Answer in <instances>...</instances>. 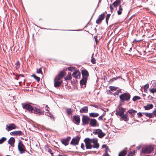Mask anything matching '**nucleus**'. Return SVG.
<instances>
[{
  "instance_id": "obj_57",
  "label": "nucleus",
  "mask_w": 156,
  "mask_h": 156,
  "mask_svg": "<svg viewBox=\"0 0 156 156\" xmlns=\"http://www.w3.org/2000/svg\"><path fill=\"white\" fill-rule=\"evenodd\" d=\"M103 156H110L107 153H106Z\"/></svg>"
},
{
  "instance_id": "obj_25",
  "label": "nucleus",
  "mask_w": 156,
  "mask_h": 156,
  "mask_svg": "<svg viewBox=\"0 0 156 156\" xmlns=\"http://www.w3.org/2000/svg\"><path fill=\"white\" fill-rule=\"evenodd\" d=\"M153 107L152 104H148L146 106H144V108L146 110H148L152 108Z\"/></svg>"
},
{
  "instance_id": "obj_33",
  "label": "nucleus",
  "mask_w": 156,
  "mask_h": 156,
  "mask_svg": "<svg viewBox=\"0 0 156 156\" xmlns=\"http://www.w3.org/2000/svg\"><path fill=\"white\" fill-rule=\"evenodd\" d=\"M90 115L92 117H95L98 116V113H90Z\"/></svg>"
},
{
  "instance_id": "obj_53",
  "label": "nucleus",
  "mask_w": 156,
  "mask_h": 156,
  "mask_svg": "<svg viewBox=\"0 0 156 156\" xmlns=\"http://www.w3.org/2000/svg\"><path fill=\"white\" fill-rule=\"evenodd\" d=\"M117 13L119 15L121 14L122 13L121 11H120V10H118L117 11Z\"/></svg>"
},
{
  "instance_id": "obj_54",
  "label": "nucleus",
  "mask_w": 156,
  "mask_h": 156,
  "mask_svg": "<svg viewBox=\"0 0 156 156\" xmlns=\"http://www.w3.org/2000/svg\"><path fill=\"white\" fill-rule=\"evenodd\" d=\"M129 154L131 155L132 156H133L134 154V152H131L129 153Z\"/></svg>"
},
{
  "instance_id": "obj_8",
  "label": "nucleus",
  "mask_w": 156,
  "mask_h": 156,
  "mask_svg": "<svg viewBox=\"0 0 156 156\" xmlns=\"http://www.w3.org/2000/svg\"><path fill=\"white\" fill-rule=\"evenodd\" d=\"M125 111V108L120 107L119 108L118 110L117 111L115 114L117 116H121L122 115L124 114Z\"/></svg>"
},
{
  "instance_id": "obj_40",
  "label": "nucleus",
  "mask_w": 156,
  "mask_h": 156,
  "mask_svg": "<svg viewBox=\"0 0 156 156\" xmlns=\"http://www.w3.org/2000/svg\"><path fill=\"white\" fill-rule=\"evenodd\" d=\"M102 148H105V149L106 150V152H107L108 151V147L106 145H103L102 146Z\"/></svg>"
},
{
  "instance_id": "obj_39",
  "label": "nucleus",
  "mask_w": 156,
  "mask_h": 156,
  "mask_svg": "<svg viewBox=\"0 0 156 156\" xmlns=\"http://www.w3.org/2000/svg\"><path fill=\"white\" fill-rule=\"evenodd\" d=\"M149 87V84H147L146 85H145L144 87V90L145 91H147V89H148V88Z\"/></svg>"
},
{
  "instance_id": "obj_46",
  "label": "nucleus",
  "mask_w": 156,
  "mask_h": 156,
  "mask_svg": "<svg viewBox=\"0 0 156 156\" xmlns=\"http://www.w3.org/2000/svg\"><path fill=\"white\" fill-rule=\"evenodd\" d=\"M105 114V113L104 112L103 114H102L101 116H99V118H98V120H100L102 119V117L103 116H104Z\"/></svg>"
},
{
  "instance_id": "obj_14",
  "label": "nucleus",
  "mask_w": 156,
  "mask_h": 156,
  "mask_svg": "<svg viewBox=\"0 0 156 156\" xmlns=\"http://www.w3.org/2000/svg\"><path fill=\"white\" fill-rule=\"evenodd\" d=\"M89 121V118L86 116H83L82 118V121L83 124H87Z\"/></svg>"
},
{
  "instance_id": "obj_36",
  "label": "nucleus",
  "mask_w": 156,
  "mask_h": 156,
  "mask_svg": "<svg viewBox=\"0 0 156 156\" xmlns=\"http://www.w3.org/2000/svg\"><path fill=\"white\" fill-rule=\"evenodd\" d=\"M16 68V69H18L20 68V62L19 61H17L15 63Z\"/></svg>"
},
{
  "instance_id": "obj_18",
  "label": "nucleus",
  "mask_w": 156,
  "mask_h": 156,
  "mask_svg": "<svg viewBox=\"0 0 156 156\" xmlns=\"http://www.w3.org/2000/svg\"><path fill=\"white\" fill-rule=\"evenodd\" d=\"M34 113L35 114H38L39 115H43L44 114V111H41L40 109L35 108L33 111Z\"/></svg>"
},
{
  "instance_id": "obj_2",
  "label": "nucleus",
  "mask_w": 156,
  "mask_h": 156,
  "mask_svg": "<svg viewBox=\"0 0 156 156\" xmlns=\"http://www.w3.org/2000/svg\"><path fill=\"white\" fill-rule=\"evenodd\" d=\"M65 74L64 72L62 71L56 76L54 80V86L55 87H57L61 85L62 82V79L63 77Z\"/></svg>"
},
{
  "instance_id": "obj_19",
  "label": "nucleus",
  "mask_w": 156,
  "mask_h": 156,
  "mask_svg": "<svg viewBox=\"0 0 156 156\" xmlns=\"http://www.w3.org/2000/svg\"><path fill=\"white\" fill-rule=\"evenodd\" d=\"M105 135V134L103 133L101 130L98 129V137L100 138H102Z\"/></svg>"
},
{
  "instance_id": "obj_37",
  "label": "nucleus",
  "mask_w": 156,
  "mask_h": 156,
  "mask_svg": "<svg viewBox=\"0 0 156 156\" xmlns=\"http://www.w3.org/2000/svg\"><path fill=\"white\" fill-rule=\"evenodd\" d=\"M149 91L151 92V93H152L154 94V93H156V88H152L149 89Z\"/></svg>"
},
{
  "instance_id": "obj_43",
  "label": "nucleus",
  "mask_w": 156,
  "mask_h": 156,
  "mask_svg": "<svg viewBox=\"0 0 156 156\" xmlns=\"http://www.w3.org/2000/svg\"><path fill=\"white\" fill-rule=\"evenodd\" d=\"M75 67H70L68 68V69L69 71H72L74 69Z\"/></svg>"
},
{
  "instance_id": "obj_31",
  "label": "nucleus",
  "mask_w": 156,
  "mask_h": 156,
  "mask_svg": "<svg viewBox=\"0 0 156 156\" xmlns=\"http://www.w3.org/2000/svg\"><path fill=\"white\" fill-rule=\"evenodd\" d=\"M66 112L68 115L71 114L73 112V111L71 108H66Z\"/></svg>"
},
{
  "instance_id": "obj_24",
  "label": "nucleus",
  "mask_w": 156,
  "mask_h": 156,
  "mask_svg": "<svg viewBox=\"0 0 156 156\" xmlns=\"http://www.w3.org/2000/svg\"><path fill=\"white\" fill-rule=\"evenodd\" d=\"M97 121L94 119H91L90 120V124L91 126H94L96 124Z\"/></svg>"
},
{
  "instance_id": "obj_5",
  "label": "nucleus",
  "mask_w": 156,
  "mask_h": 156,
  "mask_svg": "<svg viewBox=\"0 0 156 156\" xmlns=\"http://www.w3.org/2000/svg\"><path fill=\"white\" fill-rule=\"evenodd\" d=\"M153 150V147L150 145L144 147L142 149V152L144 153L149 154Z\"/></svg>"
},
{
  "instance_id": "obj_49",
  "label": "nucleus",
  "mask_w": 156,
  "mask_h": 156,
  "mask_svg": "<svg viewBox=\"0 0 156 156\" xmlns=\"http://www.w3.org/2000/svg\"><path fill=\"white\" fill-rule=\"evenodd\" d=\"M138 116V117H140L142 116V113L141 112H139L137 113Z\"/></svg>"
},
{
  "instance_id": "obj_28",
  "label": "nucleus",
  "mask_w": 156,
  "mask_h": 156,
  "mask_svg": "<svg viewBox=\"0 0 156 156\" xmlns=\"http://www.w3.org/2000/svg\"><path fill=\"white\" fill-rule=\"evenodd\" d=\"M119 2L120 1L119 0H116L113 3L112 5H113L114 7H116L119 5Z\"/></svg>"
},
{
  "instance_id": "obj_38",
  "label": "nucleus",
  "mask_w": 156,
  "mask_h": 156,
  "mask_svg": "<svg viewBox=\"0 0 156 156\" xmlns=\"http://www.w3.org/2000/svg\"><path fill=\"white\" fill-rule=\"evenodd\" d=\"M32 76L37 80V81L38 82H39L40 80V78L39 77L34 75H33Z\"/></svg>"
},
{
  "instance_id": "obj_9",
  "label": "nucleus",
  "mask_w": 156,
  "mask_h": 156,
  "mask_svg": "<svg viewBox=\"0 0 156 156\" xmlns=\"http://www.w3.org/2000/svg\"><path fill=\"white\" fill-rule=\"evenodd\" d=\"M73 118L74 123L76 125H79L80 121V116L78 115H75L73 116Z\"/></svg>"
},
{
  "instance_id": "obj_59",
  "label": "nucleus",
  "mask_w": 156,
  "mask_h": 156,
  "mask_svg": "<svg viewBox=\"0 0 156 156\" xmlns=\"http://www.w3.org/2000/svg\"><path fill=\"white\" fill-rule=\"evenodd\" d=\"M140 147H137L136 148V149L137 150H139L140 149Z\"/></svg>"
},
{
  "instance_id": "obj_4",
  "label": "nucleus",
  "mask_w": 156,
  "mask_h": 156,
  "mask_svg": "<svg viewBox=\"0 0 156 156\" xmlns=\"http://www.w3.org/2000/svg\"><path fill=\"white\" fill-rule=\"evenodd\" d=\"M18 147V150L21 154L24 153L26 151L25 147L20 140H19Z\"/></svg>"
},
{
  "instance_id": "obj_64",
  "label": "nucleus",
  "mask_w": 156,
  "mask_h": 156,
  "mask_svg": "<svg viewBox=\"0 0 156 156\" xmlns=\"http://www.w3.org/2000/svg\"><path fill=\"white\" fill-rule=\"evenodd\" d=\"M131 50H132V48H131L130 49L129 51H131Z\"/></svg>"
},
{
  "instance_id": "obj_35",
  "label": "nucleus",
  "mask_w": 156,
  "mask_h": 156,
  "mask_svg": "<svg viewBox=\"0 0 156 156\" xmlns=\"http://www.w3.org/2000/svg\"><path fill=\"white\" fill-rule=\"evenodd\" d=\"M6 140V138L5 137H2V139H0V144H2Z\"/></svg>"
},
{
  "instance_id": "obj_30",
  "label": "nucleus",
  "mask_w": 156,
  "mask_h": 156,
  "mask_svg": "<svg viewBox=\"0 0 156 156\" xmlns=\"http://www.w3.org/2000/svg\"><path fill=\"white\" fill-rule=\"evenodd\" d=\"M143 113L144 114H145L147 117H149L150 118H152L153 117V113Z\"/></svg>"
},
{
  "instance_id": "obj_51",
  "label": "nucleus",
  "mask_w": 156,
  "mask_h": 156,
  "mask_svg": "<svg viewBox=\"0 0 156 156\" xmlns=\"http://www.w3.org/2000/svg\"><path fill=\"white\" fill-rule=\"evenodd\" d=\"M94 38L95 39V42H96V44L98 43V39H97V36H95L94 37Z\"/></svg>"
},
{
  "instance_id": "obj_56",
  "label": "nucleus",
  "mask_w": 156,
  "mask_h": 156,
  "mask_svg": "<svg viewBox=\"0 0 156 156\" xmlns=\"http://www.w3.org/2000/svg\"><path fill=\"white\" fill-rule=\"evenodd\" d=\"M122 10V8H121V5H120L119 6V10L121 11Z\"/></svg>"
},
{
  "instance_id": "obj_21",
  "label": "nucleus",
  "mask_w": 156,
  "mask_h": 156,
  "mask_svg": "<svg viewBox=\"0 0 156 156\" xmlns=\"http://www.w3.org/2000/svg\"><path fill=\"white\" fill-rule=\"evenodd\" d=\"M88 111V107L87 106H84L80 110V113H87Z\"/></svg>"
},
{
  "instance_id": "obj_11",
  "label": "nucleus",
  "mask_w": 156,
  "mask_h": 156,
  "mask_svg": "<svg viewBox=\"0 0 156 156\" xmlns=\"http://www.w3.org/2000/svg\"><path fill=\"white\" fill-rule=\"evenodd\" d=\"M79 137L77 136L76 137L73 139L70 143V144L74 146L78 145L79 142Z\"/></svg>"
},
{
  "instance_id": "obj_12",
  "label": "nucleus",
  "mask_w": 156,
  "mask_h": 156,
  "mask_svg": "<svg viewBox=\"0 0 156 156\" xmlns=\"http://www.w3.org/2000/svg\"><path fill=\"white\" fill-rule=\"evenodd\" d=\"M10 134L12 136L14 135L20 136L23 135V133L21 131L19 130L14 131L11 132L10 133Z\"/></svg>"
},
{
  "instance_id": "obj_6",
  "label": "nucleus",
  "mask_w": 156,
  "mask_h": 156,
  "mask_svg": "<svg viewBox=\"0 0 156 156\" xmlns=\"http://www.w3.org/2000/svg\"><path fill=\"white\" fill-rule=\"evenodd\" d=\"M23 108L28 111L30 113H32L34 110L33 108L29 104L25 103L22 104Z\"/></svg>"
},
{
  "instance_id": "obj_7",
  "label": "nucleus",
  "mask_w": 156,
  "mask_h": 156,
  "mask_svg": "<svg viewBox=\"0 0 156 156\" xmlns=\"http://www.w3.org/2000/svg\"><path fill=\"white\" fill-rule=\"evenodd\" d=\"M16 126L14 123L9 124L6 126L5 129L6 130L9 131L13 129L16 128Z\"/></svg>"
},
{
  "instance_id": "obj_3",
  "label": "nucleus",
  "mask_w": 156,
  "mask_h": 156,
  "mask_svg": "<svg viewBox=\"0 0 156 156\" xmlns=\"http://www.w3.org/2000/svg\"><path fill=\"white\" fill-rule=\"evenodd\" d=\"M120 101L121 102L124 103L125 101H128L130 98V95L128 93H123L119 96Z\"/></svg>"
},
{
  "instance_id": "obj_16",
  "label": "nucleus",
  "mask_w": 156,
  "mask_h": 156,
  "mask_svg": "<svg viewBox=\"0 0 156 156\" xmlns=\"http://www.w3.org/2000/svg\"><path fill=\"white\" fill-rule=\"evenodd\" d=\"M81 72L83 78H85L87 79L89 76V73L85 69H84L82 70Z\"/></svg>"
},
{
  "instance_id": "obj_63",
  "label": "nucleus",
  "mask_w": 156,
  "mask_h": 156,
  "mask_svg": "<svg viewBox=\"0 0 156 156\" xmlns=\"http://www.w3.org/2000/svg\"><path fill=\"white\" fill-rule=\"evenodd\" d=\"M58 156H64V155H62L59 154V155H58Z\"/></svg>"
},
{
  "instance_id": "obj_62",
  "label": "nucleus",
  "mask_w": 156,
  "mask_h": 156,
  "mask_svg": "<svg viewBox=\"0 0 156 156\" xmlns=\"http://www.w3.org/2000/svg\"><path fill=\"white\" fill-rule=\"evenodd\" d=\"M96 22L97 23H98V19L96 20Z\"/></svg>"
},
{
  "instance_id": "obj_34",
  "label": "nucleus",
  "mask_w": 156,
  "mask_h": 156,
  "mask_svg": "<svg viewBox=\"0 0 156 156\" xmlns=\"http://www.w3.org/2000/svg\"><path fill=\"white\" fill-rule=\"evenodd\" d=\"M140 97L138 96H134L133 98V101H136L137 100H140Z\"/></svg>"
},
{
  "instance_id": "obj_17",
  "label": "nucleus",
  "mask_w": 156,
  "mask_h": 156,
  "mask_svg": "<svg viewBox=\"0 0 156 156\" xmlns=\"http://www.w3.org/2000/svg\"><path fill=\"white\" fill-rule=\"evenodd\" d=\"M45 110L47 111V112H46L45 113V115L50 117L51 119H52L53 120H54L55 117L52 114H51V113H49V110L46 109Z\"/></svg>"
},
{
  "instance_id": "obj_41",
  "label": "nucleus",
  "mask_w": 156,
  "mask_h": 156,
  "mask_svg": "<svg viewBox=\"0 0 156 156\" xmlns=\"http://www.w3.org/2000/svg\"><path fill=\"white\" fill-rule=\"evenodd\" d=\"M111 14H107L106 18V22L107 24L108 23V20L109 19V18L110 17Z\"/></svg>"
},
{
  "instance_id": "obj_20",
  "label": "nucleus",
  "mask_w": 156,
  "mask_h": 156,
  "mask_svg": "<svg viewBox=\"0 0 156 156\" xmlns=\"http://www.w3.org/2000/svg\"><path fill=\"white\" fill-rule=\"evenodd\" d=\"M45 149L46 152H49L51 154L52 156H53V153L52 152L51 149L50 147L48 146H46L45 147Z\"/></svg>"
},
{
  "instance_id": "obj_26",
  "label": "nucleus",
  "mask_w": 156,
  "mask_h": 156,
  "mask_svg": "<svg viewBox=\"0 0 156 156\" xmlns=\"http://www.w3.org/2000/svg\"><path fill=\"white\" fill-rule=\"evenodd\" d=\"M127 153L126 150H124L121 151L119 154V156H125Z\"/></svg>"
},
{
  "instance_id": "obj_60",
  "label": "nucleus",
  "mask_w": 156,
  "mask_h": 156,
  "mask_svg": "<svg viewBox=\"0 0 156 156\" xmlns=\"http://www.w3.org/2000/svg\"><path fill=\"white\" fill-rule=\"evenodd\" d=\"M127 156H132L129 153V154H128L127 155Z\"/></svg>"
},
{
  "instance_id": "obj_42",
  "label": "nucleus",
  "mask_w": 156,
  "mask_h": 156,
  "mask_svg": "<svg viewBox=\"0 0 156 156\" xmlns=\"http://www.w3.org/2000/svg\"><path fill=\"white\" fill-rule=\"evenodd\" d=\"M109 88L110 89V90L112 91L115 90H116V88L115 87H112L110 86L109 87Z\"/></svg>"
},
{
  "instance_id": "obj_13",
  "label": "nucleus",
  "mask_w": 156,
  "mask_h": 156,
  "mask_svg": "<svg viewBox=\"0 0 156 156\" xmlns=\"http://www.w3.org/2000/svg\"><path fill=\"white\" fill-rule=\"evenodd\" d=\"M80 73L79 71L77 70H75L72 74L73 77L76 79L80 78Z\"/></svg>"
},
{
  "instance_id": "obj_58",
  "label": "nucleus",
  "mask_w": 156,
  "mask_h": 156,
  "mask_svg": "<svg viewBox=\"0 0 156 156\" xmlns=\"http://www.w3.org/2000/svg\"><path fill=\"white\" fill-rule=\"evenodd\" d=\"M49 108L48 107V106L47 105H46V106H45V109H48Z\"/></svg>"
},
{
  "instance_id": "obj_29",
  "label": "nucleus",
  "mask_w": 156,
  "mask_h": 156,
  "mask_svg": "<svg viewBox=\"0 0 156 156\" xmlns=\"http://www.w3.org/2000/svg\"><path fill=\"white\" fill-rule=\"evenodd\" d=\"M105 17V14H104V13H103L100 15L98 17V22L99 21H101L103 20L104 19Z\"/></svg>"
},
{
  "instance_id": "obj_44",
  "label": "nucleus",
  "mask_w": 156,
  "mask_h": 156,
  "mask_svg": "<svg viewBox=\"0 0 156 156\" xmlns=\"http://www.w3.org/2000/svg\"><path fill=\"white\" fill-rule=\"evenodd\" d=\"M93 54L92 55V59H91V62H92V63L94 64L95 63V60L94 58H93Z\"/></svg>"
},
{
  "instance_id": "obj_55",
  "label": "nucleus",
  "mask_w": 156,
  "mask_h": 156,
  "mask_svg": "<svg viewBox=\"0 0 156 156\" xmlns=\"http://www.w3.org/2000/svg\"><path fill=\"white\" fill-rule=\"evenodd\" d=\"M112 5H112V4L110 5V9L111 11H112V10H113V8L112 7Z\"/></svg>"
},
{
  "instance_id": "obj_48",
  "label": "nucleus",
  "mask_w": 156,
  "mask_h": 156,
  "mask_svg": "<svg viewBox=\"0 0 156 156\" xmlns=\"http://www.w3.org/2000/svg\"><path fill=\"white\" fill-rule=\"evenodd\" d=\"M93 133L95 134H98V129H95L93 132Z\"/></svg>"
},
{
  "instance_id": "obj_32",
  "label": "nucleus",
  "mask_w": 156,
  "mask_h": 156,
  "mask_svg": "<svg viewBox=\"0 0 156 156\" xmlns=\"http://www.w3.org/2000/svg\"><path fill=\"white\" fill-rule=\"evenodd\" d=\"M69 75H67L66 77L65 78L66 80H71L72 78L71 76V73H68Z\"/></svg>"
},
{
  "instance_id": "obj_10",
  "label": "nucleus",
  "mask_w": 156,
  "mask_h": 156,
  "mask_svg": "<svg viewBox=\"0 0 156 156\" xmlns=\"http://www.w3.org/2000/svg\"><path fill=\"white\" fill-rule=\"evenodd\" d=\"M70 139V136H68L66 138L62 139L61 142L63 144L66 146L69 144V143Z\"/></svg>"
},
{
  "instance_id": "obj_52",
  "label": "nucleus",
  "mask_w": 156,
  "mask_h": 156,
  "mask_svg": "<svg viewBox=\"0 0 156 156\" xmlns=\"http://www.w3.org/2000/svg\"><path fill=\"white\" fill-rule=\"evenodd\" d=\"M153 113V117L154 115H156V110L152 113Z\"/></svg>"
},
{
  "instance_id": "obj_23",
  "label": "nucleus",
  "mask_w": 156,
  "mask_h": 156,
  "mask_svg": "<svg viewBox=\"0 0 156 156\" xmlns=\"http://www.w3.org/2000/svg\"><path fill=\"white\" fill-rule=\"evenodd\" d=\"M127 112L125 114H123L121 116H120V117H121V118H122L123 120L125 121H127L128 120V119L127 115Z\"/></svg>"
},
{
  "instance_id": "obj_1",
  "label": "nucleus",
  "mask_w": 156,
  "mask_h": 156,
  "mask_svg": "<svg viewBox=\"0 0 156 156\" xmlns=\"http://www.w3.org/2000/svg\"><path fill=\"white\" fill-rule=\"evenodd\" d=\"M85 143V146L87 149H91L92 147L94 148H98V139L94 138L90 139L88 138L85 139L84 140Z\"/></svg>"
},
{
  "instance_id": "obj_45",
  "label": "nucleus",
  "mask_w": 156,
  "mask_h": 156,
  "mask_svg": "<svg viewBox=\"0 0 156 156\" xmlns=\"http://www.w3.org/2000/svg\"><path fill=\"white\" fill-rule=\"evenodd\" d=\"M37 73H41V74L42 73V72L41 71V68H40L39 69H37Z\"/></svg>"
},
{
  "instance_id": "obj_27",
  "label": "nucleus",
  "mask_w": 156,
  "mask_h": 156,
  "mask_svg": "<svg viewBox=\"0 0 156 156\" xmlns=\"http://www.w3.org/2000/svg\"><path fill=\"white\" fill-rule=\"evenodd\" d=\"M127 112H128L129 113L131 114L132 116H133L134 114L137 112V111L133 109H130Z\"/></svg>"
},
{
  "instance_id": "obj_15",
  "label": "nucleus",
  "mask_w": 156,
  "mask_h": 156,
  "mask_svg": "<svg viewBox=\"0 0 156 156\" xmlns=\"http://www.w3.org/2000/svg\"><path fill=\"white\" fill-rule=\"evenodd\" d=\"M15 140L14 137H11L8 141V143L12 147L14 146Z\"/></svg>"
},
{
  "instance_id": "obj_61",
  "label": "nucleus",
  "mask_w": 156,
  "mask_h": 156,
  "mask_svg": "<svg viewBox=\"0 0 156 156\" xmlns=\"http://www.w3.org/2000/svg\"><path fill=\"white\" fill-rule=\"evenodd\" d=\"M20 75L22 77H24V75H23L21 74V75Z\"/></svg>"
},
{
  "instance_id": "obj_50",
  "label": "nucleus",
  "mask_w": 156,
  "mask_h": 156,
  "mask_svg": "<svg viewBox=\"0 0 156 156\" xmlns=\"http://www.w3.org/2000/svg\"><path fill=\"white\" fill-rule=\"evenodd\" d=\"M81 148L83 150L84 149V146L83 144H82L81 145Z\"/></svg>"
},
{
  "instance_id": "obj_22",
  "label": "nucleus",
  "mask_w": 156,
  "mask_h": 156,
  "mask_svg": "<svg viewBox=\"0 0 156 156\" xmlns=\"http://www.w3.org/2000/svg\"><path fill=\"white\" fill-rule=\"evenodd\" d=\"M87 79L85 78H83L82 80L80 81V83L81 85L83 86L86 84Z\"/></svg>"
},
{
  "instance_id": "obj_47",
  "label": "nucleus",
  "mask_w": 156,
  "mask_h": 156,
  "mask_svg": "<svg viewBox=\"0 0 156 156\" xmlns=\"http://www.w3.org/2000/svg\"><path fill=\"white\" fill-rule=\"evenodd\" d=\"M121 92V90H119L115 92V94L118 95L119 93H120Z\"/></svg>"
}]
</instances>
